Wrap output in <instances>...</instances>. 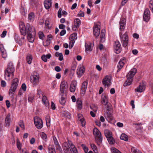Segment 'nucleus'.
Returning a JSON list of instances; mask_svg holds the SVG:
<instances>
[{
    "label": "nucleus",
    "mask_w": 153,
    "mask_h": 153,
    "mask_svg": "<svg viewBox=\"0 0 153 153\" xmlns=\"http://www.w3.org/2000/svg\"><path fill=\"white\" fill-rule=\"evenodd\" d=\"M108 102V97L102 94L101 97V103L105 105H107Z\"/></svg>",
    "instance_id": "5701e85b"
},
{
    "label": "nucleus",
    "mask_w": 153,
    "mask_h": 153,
    "mask_svg": "<svg viewBox=\"0 0 153 153\" xmlns=\"http://www.w3.org/2000/svg\"><path fill=\"white\" fill-rule=\"evenodd\" d=\"M44 4L45 8L46 9H48L50 8L51 7L52 2L49 0H45L44 2Z\"/></svg>",
    "instance_id": "412c9836"
},
{
    "label": "nucleus",
    "mask_w": 153,
    "mask_h": 153,
    "mask_svg": "<svg viewBox=\"0 0 153 153\" xmlns=\"http://www.w3.org/2000/svg\"><path fill=\"white\" fill-rule=\"evenodd\" d=\"M105 30L102 29L101 30L100 36V41L101 42H103L105 40Z\"/></svg>",
    "instance_id": "a878e982"
},
{
    "label": "nucleus",
    "mask_w": 153,
    "mask_h": 153,
    "mask_svg": "<svg viewBox=\"0 0 153 153\" xmlns=\"http://www.w3.org/2000/svg\"><path fill=\"white\" fill-rule=\"evenodd\" d=\"M102 137L101 135L95 137L96 143H97V144L99 146H100V144L102 142Z\"/></svg>",
    "instance_id": "2f4dec72"
},
{
    "label": "nucleus",
    "mask_w": 153,
    "mask_h": 153,
    "mask_svg": "<svg viewBox=\"0 0 153 153\" xmlns=\"http://www.w3.org/2000/svg\"><path fill=\"white\" fill-rule=\"evenodd\" d=\"M53 138L54 141V143L55 145H57L59 144L58 142L56 137L55 136H53Z\"/></svg>",
    "instance_id": "5fc2aeb1"
},
{
    "label": "nucleus",
    "mask_w": 153,
    "mask_h": 153,
    "mask_svg": "<svg viewBox=\"0 0 153 153\" xmlns=\"http://www.w3.org/2000/svg\"><path fill=\"white\" fill-rule=\"evenodd\" d=\"M19 26L21 34L23 36H25L26 33V30L25 25L23 22H21L19 23Z\"/></svg>",
    "instance_id": "f8f14e48"
},
{
    "label": "nucleus",
    "mask_w": 153,
    "mask_h": 153,
    "mask_svg": "<svg viewBox=\"0 0 153 153\" xmlns=\"http://www.w3.org/2000/svg\"><path fill=\"white\" fill-rule=\"evenodd\" d=\"M68 143L65 142L63 144V148L65 153H78V152L75 146L69 140H68Z\"/></svg>",
    "instance_id": "f257e3e1"
},
{
    "label": "nucleus",
    "mask_w": 153,
    "mask_h": 153,
    "mask_svg": "<svg viewBox=\"0 0 153 153\" xmlns=\"http://www.w3.org/2000/svg\"><path fill=\"white\" fill-rule=\"evenodd\" d=\"M15 40L16 42L19 44L20 45H21L22 44V40L21 39L20 37H18L17 39H16V38H15Z\"/></svg>",
    "instance_id": "a18cd8bd"
},
{
    "label": "nucleus",
    "mask_w": 153,
    "mask_h": 153,
    "mask_svg": "<svg viewBox=\"0 0 153 153\" xmlns=\"http://www.w3.org/2000/svg\"><path fill=\"white\" fill-rule=\"evenodd\" d=\"M52 38V36L51 35H49L47 36V41L49 42H50V41Z\"/></svg>",
    "instance_id": "3c124183"
},
{
    "label": "nucleus",
    "mask_w": 153,
    "mask_h": 153,
    "mask_svg": "<svg viewBox=\"0 0 153 153\" xmlns=\"http://www.w3.org/2000/svg\"><path fill=\"white\" fill-rule=\"evenodd\" d=\"M124 65V62L122 61V60H120L117 66V68H118L117 71V72H119L120 71V70L123 68Z\"/></svg>",
    "instance_id": "c85d7f7f"
},
{
    "label": "nucleus",
    "mask_w": 153,
    "mask_h": 153,
    "mask_svg": "<svg viewBox=\"0 0 153 153\" xmlns=\"http://www.w3.org/2000/svg\"><path fill=\"white\" fill-rule=\"evenodd\" d=\"M112 149L113 150V152L114 153H121L119 151L115 148Z\"/></svg>",
    "instance_id": "69168bd1"
},
{
    "label": "nucleus",
    "mask_w": 153,
    "mask_h": 153,
    "mask_svg": "<svg viewBox=\"0 0 153 153\" xmlns=\"http://www.w3.org/2000/svg\"><path fill=\"white\" fill-rule=\"evenodd\" d=\"M92 44L90 42H88L85 43V47L86 51H91L92 50Z\"/></svg>",
    "instance_id": "bb28decb"
},
{
    "label": "nucleus",
    "mask_w": 153,
    "mask_h": 153,
    "mask_svg": "<svg viewBox=\"0 0 153 153\" xmlns=\"http://www.w3.org/2000/svg\"><path fill=\"white\" fill-rule=\"evenodd\" d=\"M34 99L33 97L32 96H29L28 97V101L32 102Z\"/></svg>",
    "instance_id": "e2e57ef3"
},
{
    "label": "nucleus",
    "mask_w": 153,
    "mask_h": 153,
    "mask_svg": "<svg viewBox=\"0 0 153 153\" xmlns=\"http://www.w3.org/2000/svg\"><path fill=\"white\" fill-rule=\"evenodd\" d=\"M26 86L25 83H23L21 87V88L24 91H25L26 90Z\"/></svg>",
    "instance_id": "864d4df0"
},
{
    "label": "nucleus",
    "mask_w": 153,
    "mask_h": 153,
    "mask_svg": "<svg viewBox=\"0 0 153 153\" xmlns=\"http://www.w3.org/2000/svg\"><path fill=\"white\" fill-rule=\"evenodd\" d=\"M10 114H8L7 115L5 120V125L6 126H9L10 125L11 120L10 118Z\"/></svg>",
    "instance_id": "393cba45"
},
{
    "label": "nucleus",
    "mask_w": 153,
    "mask_h": 153,
    "mask_svg": "<svg viewBox=\"0 0 153 153\" xmlns=\"http://www.w3.org/2000/svg\"><path fill=\"white\" fill-rule=\"evenodd\" d=\"M120 38L123 43V46L124 47H126L128 45V37L127 34L125 33L123 35H121Z\"/></svg>",
    "instance_id": "39448f33"
},
{
    "label": "nucleus",
    "mask_w": 153,
    "mask_h": 153,
    "mask_svg": "<svg viewBox=\"0 0 153 153\" xmlns=\"http://www.w3.org/2000/svg\"><path fill=\"white\" fill-rule=\"evenodd\" d=\"M42 101L46 107H48L49 106V103L48 100L47 99V98L45 96H43Z\"/></svg>",
    "instance_id": "cd10ccee"
},
{
    "label": "nucleus",
    "mask_w": 153,
    "mask_h": 153,
    "mask_svg": "<svg viewBox=\"0 0 153 153\" xmlns=\"http://www.w3.org/2000/svg\"><path fill=\"white\" fill-rule=\"evenodd\" d=\"M150 18V12L148 8L146 9L144 13L143 19L144 21L147 22H148Z\"/></svg>",
    "instance_id": "6e6552de"
},
{
    "label": "nucleus",
    "mask_w": 153,
    "mask_h": 153,
    "mask_svg": "<svg viewBox=\"0 0 153 153\" xmlns=\"http://www.w3.org/2000/svg\"><path fill=\"white\" fill-rule=\"evenodd\" d=\"M81 21L78 18H76L74 20V25L73 27V29L74 30L75 28H77L81 24Z\"/></svg>",
    "instance_id": "4be33fe9"
},
{
    "label": "nucleus",
    "mask_w": 153,
    "mask_h": 153,
    "mask_svg": "<svg viewBox=\"0 0 153 153\" xmlns=\"http://www.w3.org/2000/svg\"><path fill=\"white\" fill-rule=\"evenodd\" d=\"M48 149L49 153H56L54 146L53 145L49 146Z\"/></svg>",
    "instance_id": "7c9ffc66"
},
{
    "label": "nucleus",
    "mask_w": 153,
    "mask_h": 153,
    "mask_svg": "<svg viewBox=\"0 0 153 153\" xmlns=\"http://www.w3.org/2000/svg\"><path fill=\"white\" fill-rule=\"evenodd\" d=\"M39 37L40 39L43 40L44 35L43 33L41 31L39 32L38 33Z\"/></svg>",
    "instance_id": "c03bdc74"
},
{
    "label": "nucleus",
    "mask_w": 153,
    "mask_h": 153,
    "mask_svg": "<svg viewBox=\"0 0 153 153\" xmlns=\"http://www.w3.org/2000/svg\"><path fill=\"white\" fill-rule=\"evenodd\" d=\"M94 135L95 137L100 136L101 135V133L97 128H94L93 131Z\"/></svg>",
    "instance_id": "c756f323"
},
{
    "label": "nucleus",
    "mask_w": 153,
    "mask_h": 153,
    "mask_svg": "<svg viewBox=\"0 0 153 153\" xmlns=\"http://www.w3.org/2000/svg\"><path fill=\"white\" fill-rule=\"evenodd\" d=\"M114 46L116 51H118L119 53L120 52L121 48V45L119 41H116L114 42Z\"/></svg>",
    "instance_id": "2eb2a0df"
},
{
    "label": "nucleus",
    "mask_w": 153,
    "mask_h": 153,
    "mask_svg": "<svg viewBox=\"0 0 153 153\" xmlns=\"http://www.w3.org/2000/svg\"><path fill=\"white\" fill-rule=\"evenodd\" d=\"M79 17H84V13L80 10L78 14Z\"/></svg>",
    "instance_id": "052dcab7"
},
{
    "label": "nucleus",
    "mask_w": 153,
    "mask_h": 153,
    "mask_svg": "<svg viewBox=\"0 0 153 153\" xmlns=\"http://www.w3.org/2000/svg\"><path fill=\"white\" fill-rule=\"evenodd\" d=\"M26 26L27 28V30L26 32L27 34H28V33L32 34L33 32L34 34H35V29L34 27L31 26L28 23L27 24Z\"/></svg>",
    "instance_id": "dca6fc26"
},
{
    "label": "nucleus",
    "mask_w": 153,
    "mask_h": 153,
    "mask_svg": "<svg viewBox=\"0 0 153 153\" xmlns=\"http://www.w3.org/2000/svg\"><path fill=\"white\" fill-rule=\"evenodd\" d=\"M26 61L27 63L30 64L32 60V58L31 55L30 54H28L26 58Z\"/></svg>",
    "instance_id": "72a5a7b5"
},
{
    "label": "nucleus",
    "mask_w": 153,
    "mask_h": 153,
    "mask_svg": "<svg viewBox=\"0 0 153 153\" xmlns=\"http://www.w3.org/2000/svg\"><path fill=\"white\" fill-rule=\"evenodd\" d=\"M64 94H62L61 95V100H59V102L60 104L62 105H63L65 104L66 102V99L64 97Z\"/></svg>",
    "instance_id": "e433bc0d"
},
{
    "label": "nucleus",
    "mask_w": 153,
    "mask_h": 153,
    "mask_svg": "<svg viewBox=\"0 0 153 153\" xmlns=\"http://www.w3.org/2000/svg\"><path fill=\"white\" fill-rule=\"evenodd\" d=\"M104 133L106 137L108 138L112 136V133L108 130H105L104 131Z\"/></svg>",
    "instance_id": "f704fd0d"
},
{
    "label": "nucleus",
    "mask_w": 153,
    "mask_h": 153,
    "mask_svg": "<svg viewBox=\"0 0 153 153\" xmlns=\"http://www.w3.org/2000/svg\"><path fill=\"white\" fill-rule=\"evenodd\" d=\"M107 140L109 143L111 144H113L115 142V140L112 136L107 138Z\"/></svg>",
    "instance_id": "58836bf2"
},
{
    "label": "nucleus",
    "mask_w": 153,
    "mask_h": 153,
    "mask_svg": "<svg viewBox=\"0 0 153 153\" xmlns=\"http://www.w3.org/2000/svg\"><path fill=\"white\" fill-rule=\"evenodd\" d=\"M82 146L83 148V149L85 153H87L88 150V149L84 144H82L81 145Z\"/></svg>",
    "instance_id": "de8ad7c7"
},
{
    "label": "nucleus",
    "mask_w": 153,
    "mask_h": 153,
    "mask_svg": "<svg viewBox=\"0 0 153 153\" xmlns=\"http://www.w3.org/2000/svg\"><path fill=\"white\" fill-rule=\"evenodd\" d=\"M17 146L19 149H21V144L19 140H17Z\"/></svg>",
    "instance_id": "6e6d98bb"
},
{
    "label": "nucleus",
    "mask_w": 153,
    "mask_h": 153,
    "mask_svg": "<svg viewBox=\"0 0 153 153\" xmlns=\"http://www.w3.org/2000/svg\"><path fill=\"white\" fill-rule=\"evenodd\" d=\"M19 82L18 78H15L13 81L12 83L9 91L10 95H13L15 93Z\"/></svg>",
    "instance_id": "20e7f679"
},
{
    "label": "nucleus",
    "mask_w": 153,
    "mask_h": 153,
    "mask_svg": "<svg viewBox=\"0 0 153 153\" xmlns=\"http://www.w3.org/2000/svg\"><path fill=\"white\" fill-rule=\"evenodd\" d=\"M131 151L133 153H136L138 151V150L136 149L134 147H132L131 148Z\"/></svg>",
    "instance_id": "774afa93"
},
{
    "label": "nucleus",
    "mask_w": 153,
    "mask_h": 153,
    "mask_svg": "<svg viewBox=\"0 0 153 153\" xmlns=\"http://www.w3.org/2000/svg\"><path fill=\"white\" fill-rule=\"evenodd\" d=\"M137 71L136 69L133 68L131 70L126 76L127 79L124 83L123 86H126L130 85L133 81V78Z\"/></svg>",
    "instance_id": "f03ea898"
},
{
    "label": "nucleus",
    "mask_w": 153,
    "mask_h": 153,
    "mask_svg": "<svg viewBox=\"0 0 153 153\" xmlns=\"http://www.w3.org/2000/svg\"><path fill=\"white\" fill-rule=\"evenodd\" d=\"M28 19L31 21H33L34 18V14L33 12L30 13L28 16Z\"/></svg>",
    "instance_id": "4c0bfd02"
},
{
    "label": "nucleus",
    "mask_w": 153,
    "mask_h": 153,
    "mask_svg": "<svg viewBox=\"0 0 153 153\" xmlns=\"http://www.w3.org/2000/svg\"><path fill=\"white\" fill-rule=\"evenodd\" d=\"M145 82H142L140 83L139 86L137 88L135 89V91L138 92H141L145 90L146 88V84Z\"/></svg>",
    "instance_id": "1a4fd4ad"
},
{
    "label": "nucleus",
    "mask_w": 153,
    "mask_h": 153,
    "mask_svg": "<svg viewBox=\"0 0 153 153\" xmlns=\"http://www.w3.org/2000/svg\"><path fill=\"white\" fill-rule=\"evenodd\" d=\"M19 126L22 129H24L25 128V126L24 123L22 120H20L19 122Z\"/></svg>",
    "instance_id": "49530a36"
},
{
    "label": "nucleus",
    "mask_w": 153,
    "mask_h": 153,
    "mask_svg": "<svg viewBox=\"0 0 153 153\" xmlns=\"http://www.w3.org/2000/svg\"><path fill=\"white\" fill-rule=\"evenodd\" d=\"M105 117L106 119L108 121L112 120H113V118L112 114L109 111L107 112L106 114L105 115Z\"/></svg>",
    "instance_id": "b1692460"
},
{
    "label": "nucleus",
    "mask_w": 153,
    "mask_h": 153,
    "mask_svg": "<svg viewBox=\"0 0 153 153\" xmlns=\"http://www.w3.org/2000/svg\"><path fill=\"white\" fill-rule=\"evenodd\" d=\"M34 124L36 127L39 129L43 127V123L42 120L38 117H35L34 118Z\"/></svg>",
    "instance_id": "423d86ee"
},
{
    "label": "nucleus",
    "mask_w": 153,
    "mask_h": 153,
    "mask_svg": "<svg viewBox=\"0 0 153 153\" xmlns=\"http://www.w3.org/2000/svg\"><path fill=\"white\" fill-rule=\"evenodd\" d=\"M126 24L120 23V30L122 31L123 30L125 27Z\"/></svg>",
    "instance_id": "37998d69"
},
{
    "label": "nucleus",
    "mask_w": 153,
    "mask_h": 153,
    "mask_svg": "<svg viewBox=\"0 0 153 153\" xmlns=\"http://www.w3.org/2000/svg\"><path fill=\"white\" fill-rule=\"evenodd\" d=\"M102 83L105 86H109L111 84V80L108 76H106L102 81Z\"/></svg>",
    "instance_id": "9b49d317"
},
{
    "label": "nucleus",
    "mask_w": 153,
    "mask_h": 153,
    "mask_svg": "<svg viewBox=\"0 0 153 153\" xmlns=\"http://www.w3.org/2000/svg\"><path fill=\"white\" fill-rule=\"evenodd\" d=\"M66 31L65 30H63L60 32V35L61 36H63L66 33Z\"/></svg>",
    "instance_id": "338daca9"
},
{
    "label": "nucleus",
    "mask_w": 153,
    "mask_h": 153,
    "mask_svg": "<svg viewBox=\"0 0 153 153\" xmlns=\"http://www.w3.org/2000/svg\"><path fill=\"white\" fill-rule=\"evenodd\" d=\"M30 4L33 6L36 7L38 5L37 1L36 0H31Z\"/></svg>",
    "instance_id": "a19ab883"
},
{
    "label": "nucleus",
    "mask_w": 153,
    "mask_h": 153,
    "mask_svg": "<svg viewBox=\"0 0 153 153\" xmlns=\"http://www.w3.org/2000/svg\"><path fill=\"white\" fill-rule=\"evenodd\" d=\"M120 138L121 140H123L125 141H128V137L127 135L124 133L121 134L120 137Z\"/></svg>",
    "instance_id": "c9c22d12"
},
{
    "label": "nucleus",
    "mask_w": 153,
    "mask_h": 153,
    "mask_svg": "<svg viewBox=\"0 0 153 153\" xmlns=\"http://www.w3.org/2000/svg\"><path fill=\"white\" fill-rule=\"evenodd\" d=\"M40 136L41 138L44 140L46 141L47 140V137L46 134L43 132H42L40 133Z\"/></svg>",
    "instance_id": "ea45409f"
},
{
    "label": "nucleus",
    "mask_w": 153,
    "mask_h": 153,
    "mask_svg": "<svg viewBox=\"0 0 153 153\" xmlns=\"http://www.w3.org/2000/svg\"><path fill=\"white\" fill-rule=\"evenodd\" d=\"M6 83L3 80H2L1 82V85L2 87H5L6 86Z\"/></svg>",
    "instance_id": "bf43d9fd"
},
{
    "label": "nucleus",
    "mask_w": 153,
    "mask_h": 153,
    "mask_svg": "<svg viewBox=\"0 0 153 153\" xmlns=\"http://www.w3.org/2000/svg\"><path fill=\"white\" fill-rule=\"evenodd\" d=\"M67 85V82L65 81L62 82L60 84V93L61 94H64L65 91H66V86Z\"/></svg>",
    "instance_id": "4468645a"
},
{
    "label": "nucleus",
    "mask_w": 153,
    "mask_h": 153,
    "mask_svg": "<svg viewBox=\"0 0 153 153\" xmlns=\"http://www.w3.org/2000/svg\"><path fill=\"white\" fill-rule=\"evenodd\" d=\"M15 71L14 66L12 62H10L7 64V68L4 71V76L10 77V75L14 76Z\"/></svg>",
    "instance_id": "7ed1b4c3"
},
{
    "label": "nucleus",
    "mask_w": 153,
    "mask_h": 153,
    "mask_svg": "<svg viewBox=\"0 0 153 153\" xmlns=\"http://www.w3.org/2000/svg\"><path fill=\"white\" fill-rule=\"evenodd\" d=\"M75 41L74 40V39H71V42L70 43V45L69 46V48H72L74 46V44L75 42Z\"/></svg>",
    "instance_id": "8fccbe9b"
},
{
    "label": "nucleus",
    "mask_w": 153,
    "mask_h": 153,
    "mask_svg": "<svg viewBox=\"0 0 153 153\" xmlns=\"http://www.w3.org/2000/svg\"><path fill=\"white\" fill-rule=\"evenodd\" d=\"M71 39H74V40L75 39H77V34L76 33H74V34H72L70 36Z\"/></svg>",
    "instance_id": "09e8293b"
},
{
    "label": "nucleus",
    "mask_w": 153,
    "mask_h": 153,
    "mask_svg": "<svg viewBox=\"0 0 153 153\" xmlns=\"http://www.w3.org/2000/svg\"><path fill=\"white\" fill-rule=\"evenodd\" d=\"M76 84L77 82L76 81H73L71 84L70 88V90L71 92H74L75 91Z\"/></svg>",
    "instance_id": "aec40b11"
},
{
    "label": "nucleus",
    "mask_w": 153,
    "mask_h": 153,
    "mask_svg": "<svg viewBox=\"0 0 153 153\" xmlns=\"http://www.w3.org/2000/svg\"><path fill=\"white\" fill-rule=\"evenodd\" d=\"M62 11V9L60 8L58 12V16L59 18H61L62 16L61 11Z\"/></svg>",
    "instance_id": "603ef678"
},
{
    "label": "nucleus",
    "mask_w": 153,
    "mask_h": 153,
    "mask_svg": "<svg viewBox=\"0 0 153 153\" xmlns=\"http://www.w3.org/2000/svg\"><path fill=\"white\" fill-rule=\"evenodd\" d=\"M126 21L125 19L124 18H122L120 19V23L126 24Z\"/></svg>",
    "instance_id": "680f3d73"
},
{
    "label": "nucleus",
    "mask_w": 153,
    "mask_h": 153,
    "mask_svg": "<svg viewBox=\"0 0 153 153\" xmlns=\"http://www.w3.org/2000/svg\"><path fill=\"white\" fill-rule=\"evenodd\" d=\"M78 120L81 122L82 126H85V121L82 115L80 114H78Z\"/></svg>",
    "instance_id": "6ab92c4d"
},
{
    "label": "nucleus",
    "mask_w": 153,
    "mask_h": 153,
    "mask_svg": "<svg viewBox=\"0 0 153 153\" xmlns=\"http://www.w3.org/2000/svg\"><path fill=\"white\" fill-rule=\"evenodd\" d=\"M46 123L47 125V126H50V122H51V120H50V118H47V119H46Z\"/></svg>",
    "instance_id": "13d9d810"
},
{
    "label": "nucleus",
    "mask_w": 153,
    "mask_h": 153,
    "mask_svg": "<svg viewBox=\"0 0 153 153\" xmlns=\"http://www.w3.org/2000/svg\"><path fill=\"white\" fill-rule=\"evenodd\" d=\"M85 69L83 68L80 67L77 69V74L78 75H81L84 73Z\"/></svg>",
    "instance_id": "473e14b6"
},
{
    "label": "nucleus",
    "mask_w": 153,
    "mask_h": 153,
    "mask_svg": "<svg viewBox=\"0 0 153 153\" xmlns=\"http://www.w3.org/2000/svg\"><path fill=\"white\" fill-rule=\"evenodd\" d=\"M27 37L28 41L30 42H33L34 39L35 34H34V32L31 33L27 34Z\"/></svg>",
    "instance_id": "f3484780"
},
{
    "label": "nucleus",
    "mask_w": 153,
    "mask_h": 153,
    "mask_svg": "<svg viewBox=\"0 0 153 153\" xmlns=\"http://www.w3.org/2000/svg\"><path fill=\"white\" fill-rule=\"evenodd\" d=\"M87 85L88 82L87 81H84L82 83L80 90L81 94L83 96L85 93Z\"/></svg>",
    "instance_id": "ddd939ff"
},
{
    "label": "nucleus",
    "mask_w": 153,
    "mask_h": 153,
    "mask_svg": "<svg viewBox=\"0 0 153 153\" xmlns=\"http://www.w3.org/2000/svg\"><path fill=\"white\" fill-rule=\"evenodd\" d=\"M0 51L1 52L2 57L4 58H6L7 56V54L6 50H4L3 45L2 44L0 45Z\"/></svg>",
    "instance_id": "a211bd4d"
},
{
    "label": "nucleus",
    "mask_w": 153,
    "mask_h": 153,
    "mask_svg": "<svg viewBox=\"0 0 153 153\" xmlns=\"http://www.w3.org/2000/svg\"><path fill=\"white\" fill-rule=\"evenodd\" d=\"M97 24H95L94 27L93 33L94 35L96 37V38L99 36L100 34V28Z\"/></svg>",
    "instance_id": "9d476101"
},
{
    "label": "nucleus",
    "mask_w": 153,
    "mask_h": 153,
    "mask_svg": "<svg viewBox=\"0 0 153 153\" xmlns=\"http://www.w3.org/2000/svg\"><path fill=\"white\" fill-rule=\"evenodd\" d=\"M30 81L33 85L36 86L37 85L39 82V75H33L30 76Z\"/></svg>",
    "instance_id": "0eeeda50"
},
{
    "label": "nucleus",
    "mask_w": 153,
    "mask_h": 153,
    "mask_svg": "<svg viewBox=\"0 0 153 153\" xmlns=\"http://www.w3.org/2000/svg\"><path fill=\"white\" fill-rule=\"evenodd\" d=\"M55 70L57 72H59L61 71V68L58 66H56L55 67Z\"/></svg>",
    "instance_id": "0e129e2a"
},
{
    "label": "nucleus",
    "mask_w": 153,
    "mask_h": 153,
    "mask_svg": "<svg viewBox=\"0 0 153 153\" xmlns=\"http://www.w3.org/2000/svg\"><path fill=\"white\" fill-rule=\"evenodd\" d=\"M42 59V60H43L45 62H47V59L46 58V55H43L41 57Z\"/></svg>",
    "instance_id": "4d7b16f0"
},
{
    "label": "nucleus",
    "mask_w": 153,
    "mask_h": 153,
    "mask_svg": "<svg viewBox=\"0 0 153 153\" xmlns=\"http://www.w3.org/2000/svg\"><path fill=\"white\" fill-rule=\"evenodd\" d=\"M149 7L153 13V1L151 0L149 1Z\"/></svg>",
    "instance_id": "79ce46f5"
}]
</instances>
